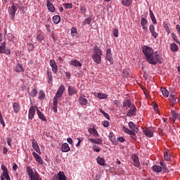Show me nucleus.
I'll use <instances>...</instances> for the list:
<instances>
[{
    "label": "nucleus",
    "instance_id": "54",
    "mask_svg": "<svg viewBox=\"0 0 180 180\" xmlns=\"http://www.w3.org/2000/svg\"><path fill=\"white\" fill-rule=\"evenodd\" d=\"M91 20H92V17H88L84 21V23L86 25H91Z\"/></svg>",
    "mask_w": 180,
    "mask_h": 180
},
{
    "label": "nucleus",
    "instance_id": "10",
    "mask_svg": "<svg viewBox=\"0 0 180 180\" xmlns=\"http://www.w3.org/2000/svg\"><path fill=\"white\" fill-rule=\"evenodd\" d=\"M79 103L82 105H86L88 103V100L85 98V95L80 94L79 96Z\"/></svg>",
    "mask_w": 180,
    "mask_h": 180
},
{
    "label": "nucleus",
    "instance_id": "23",
    "mask_svg": "<svg viewBox=\"0 0 180 180\" xmlns=\"http://www.w3.org/2000/svg\"><path fill=\"white\" fill-rule=\"evenodd\" d=\"M37 112L39 119H40L43 122H47V118L46 117V116H44V114H43V112H40V110L37 109Z\"/></svg>",
    "mask_w": 180,
    "mask_h": 180
},
{
    "label": "nucleus",
    "instance_id": "37",
    "mask_svg": "<svg viewBox=\"0 0 180 180\" xmlns=\"http://www.w3.org/2000/svg\"><path fill=\"white\" fill-rule=\"evenodd\" d=\"M1 178H4V179L11 180V176H9V173L8 172H3L1 175Z\"/></svg>",
    "mask_w": 180,
    "mask_h": 180
},
{
    "label": "nucleus",
    "instance_id": "8",
    "mask_svg": "<svg viewBox=\"0 0 180 180\" xmlns=\"http://www.w3.org/2000/svg\"><path fill=\"white\" fill-rule=\"evenodd\" d=\"M60 96H58L56 95L53 98V110L54 113H57V108H58V99H60Z\"/></svg>",
    "mask_w": 180,
    "mask_h": 180
},
{
    "label": "nucleus",
    "instance_id": "13",
    "mask_svg": "<svg viewBox=\"0 0 180 180\" xmlns=\"http://www.w3.org/2000/svg\"><path fill=\"white\" fill-rule=\"evenodd\" d=\"M88 131L89 134H92L93 137H99V133H98V130L95 127L89 128Z\"/></svg>",
    "mask_w": 180,
    "mask_h": 180
},
{
    "label": "nucleus",
    "instance_id": "28",
    "mask_svg": "<svg viewBox=\"0 0 180 180\" xmlns=\"http://www.w3.org/2000/svg\"><path fill=\"white\" fill-rule=\"evenodd\" d=\"M121 3L124 6L129 7L133 4V0H121Z\"/></svg>",
    "mask_w": 180,
    "mask_h": 180
},
{
    "label": "nucleus",
    "instance_id": "19",
    "mask_svg": "<svg viewBox=\"0 0 180 180\" xmlns=\"http://www.w3.org/2000/svg\"><path fill=\"white\" fill-rule=\"evenodd\" d=\"M129 127L134 131V133H138L139 132V128L136 127V124L133 122H129Z\"/></svg>",
    "mask_w": 180,
    "mask_h": 180
},
{
    "label": "nucleus",
    "instance_id": "42",
    "mask_svg": "<svg viewBox=\"0 0 180 180\" xmlns=\"http://www.w3.org/2000/svg\"><path fill=\"white\" fill-rule=\"evenodd\" d=\"M108 137L112 143H115V141H116V136L113 132H110Z\"/></svg>",
    "mask_w": 180,
    "mask_h": 180
},
{
    "label": "nucleus",
    "instance_id": "49",
    "mask_svg": "<svg viewBox=\"0 0 180 180\" xmlns=\"http://www.w3.org/2000/svg\"><path fill=\"white\" fill-rule=\"evenodd\" d=\"M112 103L115 105L117 108H122V102L119 100H115L112 101Z\"/></svg>",
    "mask_w": 180,
    "mask_h": 180
},
{
    "label": "nucleus",
    "instance_id": "27",
    "mask_svg": "<svg viewBox=\"0 0 180 180\" xmlns=\"http://www.w3.org/2000/svg\"><path fill=\"white\" fill-rule=\"evenodd\" d=\"M149 14L153 25H157V19H155V15H154V13H153V11L149 10Z\"/></svg>",
    "mask_w": 180,
    "mask_h": 180
},
{
    "label": "nucleus",
    "instance_id": "30",
    "mask_svg": "<svg viewBox=\"0 0 180 180\" xmlns=\"http://www.w3.org/2000/svg\"><path fill=\"white\" fill-rule=\"evenodd\" d=\"M52 20L53 23H55L56 25H58V23L61 22V17H60V15H54L52 18Z\"/></svg>",
    "mask_w": 180,
    "mask_h": 180
},
{
    "label": "nucleus",
    "instance_id": "51",
    "mask_svg": "<svg viewBox=\"0 0 180 180\" xmlns=\"http://www.w3.org/2000/svg\"><path fill=\"white\" fill-rule=\"evenodd\" d=\"M63 5L65 6V9H72V4L65 3Z\"/></svg>",
    "mask_w": 180,
    "mask_h": 180
},
{
    "label": "nucleus",
    "instance_id": "34",
    "mask_svg": "<svg viewBox=\"0 0 180 180\" xmlns=\"http://www.w3.org/2000/svg\"><path fill=\"white\" fill-rule=\"evenodd\" d=\"M170 49H171L172 51H174V53L178 51V50H179L178 45H176V44H175V43H172L170 44Z\"/></svg>",
    "mask_w": 180,
    "mask_h": 180
},
{
    "label": "nucleus",
    "instance_id": "16",
    "mask_svg": "<svg viewBox=\"0 0 180 180\" xmlns=\"http://www.w3.org/2000/svg\"><path fill=\"white\" fill-rule=\"evenodd\" d=\"M77 90L75 87L72 86H68V95L70 96H72V95H75V94H77Z\"/></svg>",
    "mask_w": 180,
    "mask_h": 180
},
{
    "label": "nucleus",
    "instance_id": "52",
    "mask_svg": "<svg viewBox=\"0 0 180 180\" xmlns=\"http://www.w3.org/2000/svg\"><path fill=\"white\" fill-rule=\"evenodd\" d=\"M164 157L165 161H169L171 160V155L168 154V152L165 153Z\"/></svg>",
    "mask_w": 180,
    "mask_h": 180
},
{
    "label": "nucleus",
    "instance_id": "3",
    "mask_svg": "<svg viewBox=\"0 0 180 180\" xmlns=\"http://www.w3.org/2000/svg\"><path fill=\"white\" fill-rule=\"evenodd\" d=\"M6 47V42H2L0 46V53L1 54H7V56H9L11 54V49H5Z\"/></svg>",
    "mask_w": 180,
    "mask_h": 180
},
{
    "label": "nucleus",
    "instance_id": "59",
    "mask_svg": "<svg viewBox=\"0 0 180 180\" xmlns=\"http://www.w3.org/2000/svg\"><path fill=\"white\" fill-rule=\"evenodd\" d=\"M71 33L73 36H75L77 34V28L72 27L71 29Z\"/></svg>",
    "mask_w": 180,
    "mask_h": 180
},
{
    "label": "nucleus",
    "instance_id": "4",
    "mask_svg": "<svg viewBox=\"0 0 180 180\" xmlns=\"http://www.w3.org/2000/svg\"><path fill=\"white\" fill-rule=\"evenodd\" d=\"M130 108H131L128 110L127 113V116H128V117H131V116H136V113H137V108H136V105H134V104H133Z\"/></svg>",
    "mask_w": 180,
    "mask_h": 180
},
{
    "label": "nucleus",
    "instance_id": "38",
    "mask_svg": "<svg viewBox=\"0 0 180 180\" xmlns=\"http://www.w3.org/2000/svg\"><path fill=\"white\" fill-rule=\"evenodd\" d=\"M96 161L99 165H101L102 167H103V165H105V159L98 157V158H97Z\"/></svg>",
    "mask_w": 180,
    "mask_h": 180
},
{
    "label": "nucleus",
    "instance_id": "47",
    "mask_svg": "<svg viewBox=\"0 0 180 180\" xmlns=\"http://www.w3.org/2000/svg\"><path fill=\"white\" fill-rule=\"evenodd\" d=\"M27 172L28 174V176H32L34 172H33V169H32V168L30 167V166L27 167Z\"/></svg>",
    "mask_w": 180,
    "mask_h": 180
},
{
    "label": "nucleus",
    "instance_id": "7",
    "mask_svg": "<svg viewBox=\"0 0 180 180\" xmlns=\"http://www.w3.org/2000/svg\"><path fill=\"white\" fill-rule=\"evenodd\" d=\"M149 31L150 32V34L153 39H157V37H158V33L155 32V26H154V25L151 24L149 26Z\"/></svg>",
    "mask_w": 180,
    "mask_h": 180
},
{
    "label": "nucleus",
    "instance_id": "64",
    "mask_svg": "<svg viewBox=\"0 0 180 180\" xmlns=\"http://www.w3.org/2000/svg\"><path fill=\"white\" fill-rule=\"evenodd\" d=\"M1 169L3 171V172H8V168H6V166L5 165H1Z\"/></svg>",
    "mask_w": 180,
    "mask_h": 180
},
{
    "label": "nucleus",
    "instance_id": "5",
    "mask_svg": "<svg viewBox=\"0 0 180 180\" xmlns=\"http://www.w3.org/2000/svg\"><path fill=\"white\" fill-rule=\"evenodd\" d=\"M113 54L112 53V49H108L106 51L105 58L110 64H113Z\"/></svg>",
    "mask_w": 180,
    "mask_h": 180
},
{
    "label": "nucleus",
    "instance_id": "26",
    "mask_svg": "<svg viewBox=\"0 0 180 180\" xmlns=\"http://www.w3.org/2000/svg\"><path fill=\"white\" fill-rule=\"evenodd\" d=\"M61 151L63 153H68V151H70V146L68 145V143H65L62 145Z\"/></svg>",
    "mask_w": 180,
    "mask_h": 180
},
{
    "label": "nucleus",
    "instance_id": "33",
    "mask_svg": "<svg viewBox=\"0 0 180 180\" xmlns=\"http://www.w3.org/2000/svg\"><path fill=\"white\" fill-rule=\"evenodd\" d=\"M30 96H32V98H34L37 96V89H36V87H34L30 92H29Z\"/></svg>",
    "mask_w": 180,
    "mask_h": 180
},
{
    "label": "nucleus",
    "instance_id": "9",
    "mask_svg": "<svg viewBox=\"0 0 180 180\" xmlns=\"http://www.w3.org/2000/svg\"><path fill=\"white\" fill-rule=\"evenodd\" d=\"M32 148L35 150L36 153L38 154H41V151L40 150V148H39V145L36 141V139H32Z\"/></svg>",
    "mask_w": 180,
    "mask_h": 180
},
{
    "label": "nucleus",
    "instance_id": "12",
    "mask_svg": "<svg viewBox=\"0 0 180 180\" xmlns=\"http://www.w3.org/2000/svg\"><path fill=\"white\" fill-rule=\"evenodd\" d=\"M33 157L35 158L37 162H39L41 165H43L44 164V162H43V159H41V157L36 152L32 153Z\"/></svg>",
    "mask_w": 180,
    "mask_h": 180
},
{
    "label": "nucleus",
    "instance_id": "21",
    "mask_svg": "<svg viewBox=\"0 0 180 180\" xmlns=\"http://www.w3.org/2000/svg\"><path fill=\"white\" fill-rule=\"evenodd\" d=\"M171 115L173 117V120H179L180 121V113H177L175 110H171Z\"/></svg>",
    "mask_w": 180,
    "mask_h": 180
},
{
    "label": "nucleus",
    "instance_id": "32",
    "mask_svg": "<svg viewBox=\"0 0 180 180\" xmlns=\"http://www.w3.org/2000/svg\"><path fill=\"white\" fill-rule=\"evenodd\" d=\"M133 105H131V101L126 100L123 102V108H131Z\"/></svg>",
    "mask_w": 180,
    "mask_h": 180
},
{
    "label": "nucleus",
    "instance_id": "25",
    "mask_svg": "<svg viewBox=\"0 0 180 180\" xmlns=\"http://www.w3.org/2000/svg\"><path fill=\"white\" fill-rule=\"evenodd\" d=\"M122 129L124 130V133H127V134H129V136H136V133L134 131L130 130L129 128L123 126Z\"/></svg>",
    "mask_w": 180,
    "mask_h": 180
},
{
    "label": "nucleus",
    "instance_id": "22",
    "mask_svg": "<svg viewBox=\"0 0 180 180\" xmlns=\"http://www.w3.org/2000/svg\"><path fill=\"white\" fill-rule=\"evenodd\" d=\"M143 133L144 134H146L147 137L151 138L154 136V133H153V130H151V129L150 128H146L145 130H143Z\"/></svg>",
    "mask_w": 180,
    "mask_h": 180
},
{
    "label": "nucleus",
    "instance_id": "60",
    "mask_svg": "<svg viewBox=\"0 0 180 180\" xmlns=\"http://www.w3.org/2000/svg\"><path fill=\"white\" fill-rule=\"evenodd\" d=\"M79 9H80L81 12H82L83 13H86V8H85L84 6H80Z\"/></svg>",
    "mask_w": 180,
    "mask_h": 180
},
{
    "label": "nucleus",
    "instance_id": "46",
    "mask_svg": "<svg viewBox=\"0 0 180 180\" xmlns=\"http://www.w3.org/2000/svg\"><path fill=\"white\" fill-rule=\"evenodd\" d=\"M39 177L40 176L39 175V173L35 172L32 176H30V179L31 180H37Z\"/></svg>",
    "mask_w": 180,
    "mask_h": 180
},
{
    "label": "nucleus",
    "instance_id": "63",
    "mask_svg": "<svg viewBox=\"0 0 180 180\" xmlns=\"http://www.w3.org/2000/svg\"><path fill=\"white\" fill-rule=\"evenodd\" d=\"M46 96V94L43 91L39 92V99H43Z\"/></svg>",
    "mask_w": 180,
    "mask_h": 180
},
{
    "label": "nucleus",
    "instance_id": "55",
    "mask_svg": "<svg viewBox=\"0 0 180 180\" xmlns=\"http://www.w3.org/2000/svg\"><path fill=\"white\" fill-rule=\"evenodd\" d=\"M6 141H7V144L8 146H9V147H12V138L11 137H7L6 138Z\"/></svg>",
    "mask_w": 180,
    "mask_h": 180
},
{
    "label": "nucleus",
    "instance_id": "56",
    "mask_svg": "<svg viewBox=\"0 0 180 180\" xmlns=\"http://www.w3.org/2000/svg\"><path fill=\"white\" fill-rule=\"evenodd\" d=\"M93 150L96 153H99V151H101V148H99V147H98L96 145H93Z\"/></svg>",
    "mask_w": 180,
    "mask_h": 180
},
{
    "label": "nucleus",
    "instance_id": "61",
    "mask_svg": "<svg viewBox=\"0 0 180 180\" xmlns=\"http://www.w3.org/2000/svg\"><path fill=\"white\" fill-rule=\"evenodd\" d=\"M0 123L2 124L3 127H5V121L4 120V117L0 116Z\"/></svg>",
    "mask_w": 180,
    "mask_h": 180
},
{
    "label": "nucleus",
    "instance_id": "40",
    "mask_svg": "<svg viewBox=\"0 0 180 180\" xmlns=\"http://www.w3.org/2000/svg\"><path fill=\"white\" fill-rule=\"evenodd\" d=\"M37 40H38V41H40L41 44H44V36H43L42 34H38L37 36Z\"/></svg>",
    "mask_w": 180,
    "mask_h": 180
},
{
    "label": "nucleus",
    "instance_id": "29",
    "mask_svg": "<svg viewBox=\"0 0 180 180\" xmlns=\"http://www.w3.org/2000/svg\"><path fill=\"white\" fill-rule=\"evenodd\" d=\"M94 54H96L97 56H102V50H101V49H99V46H94Z\"/></svg>",
    "mask_w": 180,
    "mask_h": 180
},
{
    "label": "nucleus",
    "instance_id": "20",
    "mask_svg": "<svg viewBox=\"0 0 180 180\" xmlns=\"http://www.w3.org/2000/svg\"><path fill=\"white\" fill-rule=\"evenodd\" d=\"M64 91H65V87L64 86V85H61L57 91L56 95L61 98V96H63V94H64Z\"/></svg>",
    "mask_w": 180,
    "mask_h": 180
},
{
    "label": "nucleus",
    "instance_id": "24",
    "mask_svg": "<svg viewBox=\"0 0 180 180\" xmlns=\"http://www.w3.org/2000/svg\"><path fill=\"white\" fill-rule=\"evenodd\" d=\"M70 65H72L73 67H82V64L76 59H72L70 61Z\"/></svg>",
    "mask_w": 180,
    "mask_h": 180
},
{
    "label": "nucleus",
    "instance_id": "58",
    "mask_svg": "<svg viewBox=\"0 0 180 180\" xmlns=\"http://www.w3.org/2000/svg\"><path fill=\"white\" fill-rule=\"evenodd\" d=\"M169 101H171V102H176V98H175V95L171 94L169 96Z\"/></svg>",
    "mask_w": 180,
    "mask_h": 180
},
{
    "label": "nucleus",
    "instance_id": "18",
    "mask_svg": "<svg viewBox=\"0 0 180 180\" xmlns=\"http://www.w3.org/2000/svg\"><path fill=\"white\" fill-rule=\"evenodd\" d=\"M89 141H90V143H91L92 144H102V139H99V138H96V139H94V138H90L88 139Z\"/></svg>",
    "mask_w": 180,
    "mask_h": 180
},
{
    "label": "nucleus",
    "instance_id": "41",
    "mask_svg": "<svg viewBox=\"0 0 180 180\" xmlns=\"http://www.w3.org/2000/svg\"><path fill=\"white\" fill-rule=\"evenodd\" d=\"M47 78L49 84H51V81H53V75L50 70L47 71Z\"/></svg>",
    "mask_w": 180,
    "mask_h": 180
},
{
    "label": "nucleus",
    "instance_id": "62",
    "mask_svg": "<svg viewBox=\"0 0 180 180\" xmlns=\"http://www.w3.org/2000/svg\"><path fill=\"white\" fill-rule=\"evenodd\" d=\"M103 126L105 127H109V126H110V122H109V121H104Z\"/></svg>",
    "mask_w": 180,
    "mask_h": 180
},
{
    "label": "nucleus",
    "instance_id": "1",
    "mask_svg": "<svg viewBox=\"0 0 180 180\" xmlns=\"http://www.w3.org/2000/svg\"><path fill=\"white\" fill-rule=\"evenodd\" d=\"M142 52L146 57L148 64L151 65H157V64H162V58L158 51H154V49L149 46L144 45L142 47Z\"/></svg>",
    "mask_w": 180,
    "mask_h": 180
},
{
    "label": "nucleus",
    "instance_id": "11",
    "mask_svg": "<svg viewBox=\"0 0 180 180\" xmlns=\"http://www.w3.org/2000/svg\"><path fill=\"white\" fill-rule=\"evenodd\" d=\"M141 25L143 30H147L148 29V20L145 18H141Z\"/></svg>",
    "mask_w": 180,
    "mask_h": 180
},
{
    "label": "nucleus",
    "instance_id": "15",
    "mask_svg": "<svg viewBox=\"0 0 180 180\" xmlns=\"http://www.w3.org/2000/svg\"><path fill=\"white\" fill-rule=\"evenodd\" d=\"M13 109L14 113H19L20 112V104L16 102L13 103Z\"/></svg>",
    "mask_w": 180,
    "mask_h": 180
},
{
    "label": "nucleus",
    "instance_id": "39",
    "mask_svg": "<svg viewBox=\"0 0 180 180\" xmlns=\"http://www.w3.org/2000/svg\"><path fill=\"white\" fill-rule=\"evenodd\" d=\"M98 99H108V94L103 93H98L97 95Z\"/></svg>",
    "mask_w": 180,
    "mask_h": 180
},
{
    "label": "nucleus",
    "instance_id": "36",
    "mask_svg": "<svg viewBox=\"0 0 180 180\" xmlns=\"http://www.w3.org/2000/svg\"><path fill=\"white\" fill-rule=\"evenodd\" d=\"M46 6H47L49 12H52V13H53V12H56V7H54V6L53 5L52 3H51L49 4H46Z\"/></svg>",
    "mask_w": 180,
    "mask_h": 180
},
{
    "label": "nucleus",
    "instance_id": "43",
    "mask_svg": "<svg viewBox=\"0 0 180 180\" xmlns=\"http://www.w3.org/2000/svg\"><path fill=\"white\" fill-rule=\"evenodd\" d=\"M134 162V165L136 167V168H140V160H139V158H135L133 160Z\"/></svg>",
    "mask_w": 180,
    "mask_h": 180
},
{
    "label": "nucleus",
    "instance_id": "44",
    "mask_svg": "<svg viewBox=\"0 0 180 180\" xmlns=\"http://www.w3.org/2000/svg\"><path fill=\"white\" fill-rule=\"evenodd\" d=\"M58 180H67L65 179V174H64V172H58Z\"/></svg>",
    "mask_w": 180,
    "mask_h": 180
},
{
    "label": "nucleus",
    "instance_id": "2",
    "mask_svg": "<svg viewBox=\"0 0 180 180\" xmlns=\"http://www.w3.org/2000/svg\"><path fill=\"white\" fill-rule=\"evenodd\" d=\"M36 109H39L37 108V106H31L29 108V111H28V119H30V120H33L34 117V115H36Z\"/></svg>",
    "mask_w": 180,
    "mask_h": 180
},
{
    "label": "nucleus",
    "instance_id": "35",
    "mask_svg": "<svg viewBox=\"0 0 180 180\" xmlns=\"http://www.w3.org/2000/svg\"><path fill=\"white\" fill-rule=\"evenodd\" d=\"M15 72H23V66L22 65L18 64L15 66V68L14 70Z\"/></svg>",
    "mask_w": 180,
    "mask_h": 180
},
{
    "label": "nucleus",
    "instance_id": "6",
    "mask_svg": "<svg viewBox=\"0 0 180 180\" xmlns=\"http://www.w3.org/2000/svg\"><path fill=\"white\" fill-rule=\"evenodd\" d=\"M50 66L52 68V71L53 72H54V74H57V72H58V67L57 66V63H56L55 60H51L49 62Z\"/></svg>",
    "mask_w": 180,
    "mask_h": 180
},
{
    "label": "nucleus",
    "instance_id": "53",
    "mask_svg": "<svg viewBox=\"0 0 180 180\" xmlns=\"http://www.w3.org/2000/svg\"><path fill=\"white\" fill-rule=\"evenodd\" d=\"M114 37H119V30L117 28H115L112 31Z\"/></svg>",
    "mask_w": 180,
    "mask_h": 180
},
{
    "label": "nucleus",
    "instance_id": "31",
    "mask_svg": "<svg viewBox=\"0 0 180 180\" xmlns=\"http://www.w3.org/2000/svg\"><path fill=\"white\" fill-rule=\"evenodd\" d=\"M160 89H161V92H162L163 96H165V98H168L169 96V91H168V90H167V89H165V87H162Z\"/></svg>",
    "mask_w": 180,
    "mask_h": 180
},
{
    "label": "nucleus",
    "instance_id": "50",
    "mask_svg": "<svg viewBox=\"0 0 180 180\" xmlns=\"http://www.w3.org/2000/svg\"><path fill=\"white\" fill-rule=\"evenodd\" d=\"M172 39H173L174 41H175L180 46L179 39H178V37L176 36V34H175L174 33H172Z\"/></svg>",
    "mask_w": 180,
    "mask_h": 180
},
{
    "label": "nucleus",
    "instance_id": "17",
    "mask_svg": "<svg viewBox=\"0 0 180 180\" xmlns=\"http://www.w3.org/2000/svg\"><path fill=\"white\" fill-rule=\"evenodd\" d=\"M17 11H18V8H16V6L15 5H13L10 8L9 14L11 15V17L12 18V19H13V18H15V15Z\"/></svg>",
    "mask_w": 180,
    "mask_h": 180
},
{
    "label": "nucleus",
    "instance_id": "45",
    "mask_svg": "<svg viewBox=\"0 0 180 180\" xmlns=\"http://www.w3.org/2000/svg\"><path fill=\"white\" fill-rule=\"evenodd\" d=\"M153 169L155 172H161V171H162V167H161V166L154 165L153 166Z\"/></svg>",
    "mask_w": 180,
    "mask_h": 180
},
{
    "label": "nucleus",
    "instance_id": "48",
    "mask_svg": "<svg viewBox=\"0 0 180 180\" xmlns=\"http://www.w3.org/2000/svg\"><path fill=\"white\" fill-rule=\"evenodd\" d=\"M99 110L102 113V115H103L105 119H108V120H110V116L109 115V114L105 112L104 110L102 109H100Z\"/></svg>",
    "mask_w": 180,
    "mask_h": 180
},
{
    "label": "nucleus",
    "instance_id": "14",
    "mask_svg": "<svg viewBox=\"0 0 180 180\" xmlns=\"http://www.w3.org/2000/svg\"><path fill=\"white\" fill-rule=\"evenodd\" d=\"M101 56L102 55L93 54L92 59L94 60V62L96 64H101L102 61V58L101 57Z\"/></svg>",
    "mask_w": 180,
    "mask_h": 180
},
{
    "label": "nucleus",
    "instance_id": "57",
    "mask_svg": "<svg viewBox=\"0 0 180 180\" xmlns=\"http://www.w3.org/2000/svg\"><path fill=\"white\" fill-rule=\"evenodd\" d=\"M164 28H165V31L167 32V34H169V33H171V30H169V27L168 26V24H166L164 26Z\"/></svg>",
    "mask_w": 180,
    "mask_h": 180
}]
</instances>
